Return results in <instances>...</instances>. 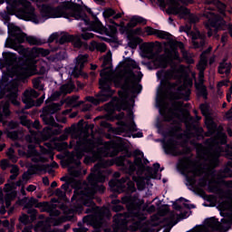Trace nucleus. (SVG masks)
Masks as SVG:
<instances>
[{"label": "nucleus", "instance_id": "obj_1", "mask_svg": "<svg viewBox=\"0 0 232 232\" xmlns=\"http://www.w3.org/2000/svg\"><path fill=\"white\" fill-rule=\"evenodd\" d=\"M101 61H102V67L103 68L100 72L102 77L99 82L101 92L94 97L87 96L85 100L88 102L97 105L109 101L110 97L115 93V91L111 90V84H114L115 88H121L118 94L123 104L128 102L130 93L141 92L142 85L139 82L142 80L143 74L137 62L128 59L120 63L113 72L111 71V51L107 52Z\"/></svg>", "mask_w": 232, "mask_h": 232}, {"label": "nucleus", "instance_id": "obj_2", "mask_svg": "<svg viewBox=\"0 0 232 232\" xmlns=\"http://www.w3.org/2000/svg\"><path fill=\"white\" fill-rule=\"evenodd\" d=\"M7 3V12L11 15H16L19 19L24 21H32L34 24H41L48 19H57L64 17L70 19L73 17L76 21H83L86 26H89L90 32H97L102 34L104 26L99 20L90 22L88 15L82 10L76 9L70 2H62L57 7H53L50 5H43L40 9V15L35 14V8L28 0H5Z\"/></svg>", "mask_w": 232, "mask_h": 232}, {"label": "nucleus", "instance_id": "obj_3", "mask_svg": "<svg viewBox=\"0 0 232 232\" xmlns=\"http://www.w3.org/2000/svg\"><path fill=\"white\" fill-rule=\"evenodd\" d=\"M160 113L164 117L168 122H172L173 126H177L178 130H180V125L184 122L187 130L183 133L184 143H179L175 140H169L163 144V150L167 155H173L177 157L179 155H188L191 152V149L186 146L187 142H189V139L198 137V134H194L193 130L195 127L189 125L188 122L193 121V117L189 115V112L183 108V103L180 101L172 102L170 109H168V105H161L160 108Z\"/></svg>", "mask_w": 232, "mask_h": 232}, {"label": "nucleus", "instance_id": "obj_4", "mask_svg": "<svg viewBox=\"0 0 232 232\" xmlns=\"http://www.w3.org/2000/svg\"><path fill=\"white\" fill-rule=\"evenodd\" d=\"M133 156L134 163L129 160H126V157L120 156L118 158H115V160H102V157L98 160V164H100V168L103 171H110V175H111V170L106 168H108L109 166H113V164H116V166H121V169L130 176L133 175L138 168L137 176H132V180L136 182L139 191H142L144 188H146V184H149L150 179H160V173H159V169H160V164L154 163L153 168H147V174L145 177H142L140 175L144 173V164H142V159H144V152L136 150L133 151Z\"/></svg>", "mask_w": 232, "mask_h": 232}, {"label": "nucleus", "instance_id": "obj_5", "mask_svg": "<svg viewBox=\"0 0 232 232\" xmlns=\"http://www.w3.org/2000/svg\"><path fill=\"white\" fill-rule=\"evenodd\" d=\"M121 203L126 206L128 212L114 216V232H128V227L130 231H137L140 226L139 220L144 218V211L155 213L157 209L155 205L150 207L144 205V200L140 199L138 196L122 197Z\"/></svg>", "mask_w": 232, "mask_h": 232}, {"label": "nucleus", "instance_id": "obj_6", "mask_svg": "<svg viewBox=\"0 0 232 232\" xmlns=\"http://www.w3.org/2000/svg\"><path fill=\"white\" fill-rule=\"evenodd\" d=\"M188 67L181 64L178 67L172 65L169 70L157 72V77L160 79L162 88H167L168 90H175L177 88L174 99L189 101L193 80L188 75Z\"/></svg>", "mask_w": 232, "mask_h": 232}, {"label": "nucleus", "instance_id": "obj_7", "mask_svg": "<svg viewBox=\"0 0 232 232\" xmlns=\"http://www.w3.org/2000/svg\"><path fill=\"white\" fill-rule=\"evenodd\" d=\"M5 45L7 48H12L18 52L20 55L28 57L23 68L20 69L22 77H32V75H37V73L43 75L48 72V63L44 60L35 61L34 59L50 55V50L39 47L24 48V46L15 44L14 40H6Z\"/></svg>", "mask_w": 232, "mask_h": 232}, {"label": "nucleus", "instance_id": "obj_8", "mask_svg": "<svg viewBox=\"0 0 232 232\" xmlns=\"http://www.w3.org/2000/svg\"><path fill=\"white\" fill-rule=\"evenodd\" d=\"M141 53L143 57L152 60L154 68H168V64L173 63V61L180 63V56H179L177 50L173 49L166 52L164 54H159V47L155 46L153 43L143 44Z\"/></svg>", "mask_w": 232, "mask_h": 232}, {"label": "nucleus", "instance_id": "obj_9", "mask_svg": "<svg viewBox=\"0 0 232 232\" xmlns=\"http://www.w3.org/2000/svg\"><path fill=\"white\" fill-rule=\"evenodd\" d=\"M20 122L22 126H26L29 130L30 134L25 136V140L26 142H29V144H40L42 140H48L53 135L61 133V130H55L53 128L50 127H45L43 132H37L32 130V128H34V130H41V123L39 121H34V122L32 123L30 120L26 119V116H21Z\"/></svg>", "mask_w": 232, "mask_h": 232}, {"label": "nucleus", "instance_id": "obj_10", "mask_svg": "<svg viewBox=\"0 0 232 232\" xmlns=\"http://www.w3.org/2000/svg\"><path fill=\"white\" fill-rule=\"evenodd\" d=\"M179 1L183 3V5L193 4V0H158V3L160 8H166L169 5L167 14L179 15V19H188L191 24L198 23V16L189 14V9L180 5Z\"/></svg>", "mask_w": 232, "mask_h": 232}, {"label": "nucleus", "instance_id": "obj_11", "mask_svg": "<svg viewBox=\"0 0 232 232\" xmlns=\"http://www.w3.org/2000/svg\"><path fill=\"white\" fill-rule=\"evenodd\" d=\"M214 185L213 181L208 182V189L209 193H217L220 195L224 190L220 186H224L225 188H228V189L232 188V180H225L224 179H232V169L228 167L221 169L216 172L214 175Z\"/></svg>", "mask_w": 232, "mask_h": 232}, {"label": "nucleus", "instance_id": "obj_12", "mask_svg": "<svg viewBox=\"0 0 232 232\" xmlns=\"http://www.w3.org/2000/svg\"><path fill=\"white\" fill-rule=\"evenodd\" d=\"M127 119L130 121V123H126L122 121H120L117 122L118 127L114 128L112 130L116 135H122V137H133V139H140L143 137L142 132L139 131L136 134L135 131H137V125L135 124V121H133V111L131 110L128 111Z\"/></svg>", "mask_w": 232, "mask_h": 232}, {"label": "nucleus", "instance_id": "obj_13", "mask_svg": "<svg viewBox=\"0 0 232 232\" xmlns=\"http://www.w3.org/2000/svg\"><path fill=\"white\" fill-rule=\"evenodd\" d=\"M211 5V2H207L206 10L203 14L204 17L208 19V21L205 23V26L208 30V36L211 37L213 35V29L215 30H220L222 28V25H224V18L222 16L218 15L213 11V5Z\"/></svg>", "mask_w": 232, "mask_h": 232}, {"label": "nucleus", "instance_id": "obj_14", "mask_svg": "<svg viewBox=\"0 0 232 232\" xmlns=\"http://www.w3.org/2000/svg\"><path fill=\"white\" fill-rule=\"evenodd\" d=\"M211 52V47H208L207 51L203 52L200 55L199 63L197 68L199 72L198 82H195L196 90L199 92L204 99H208V90L204 86V72L208 66V58L209 57V53Z\"/></svg>", "mask_w": 232, "mask_h": 232}, {"label": "nucleus", "instance_id": "obj_15", "mask_svg": "<svg viewBox=\"0 0 232 232\" xmlns=\"http://www.w3.org/2000/svg\"><path fill=\"white\" fill-rule=\"evenodd\" d=\"M8 30L10 31L12 37L14 39L10 38L7 39V41H14V44H23L24 41H26L31 46H39L40 44H43L41 39L35 36H27L26 34L23 33V31H21L18 26L14 25V24H9Z\"/></svg>", "mask_w": 232, "mask_h": 232}, {"label": "nucleus", "instance_id": "obj_16", "mask_svg": "<svg viewBox=\"0 0 232 232\" xmlns=\"http://www.w3.org/2000/svg\"><path fill=\"white\" fill-rule=\"evenodd\" d=\"M44 145L48 149L40 146L41 153L35 150V146L33 144L28 145L27 157H32V160L35 164H37V162H46V160H48V159L43 157V155H49V159L53 160V147L52 146V143L47 142Z\"/></svg>", "mask_w": 232, "mask_h": 232}, {"label": "nucleus", "instance_id": "obj_17", "mask_svg": "<svg viewBox=\"0 0 232 232\" xmlns=\"http://www.w3.org/2000/svg\"><path fill=\"white\" fill-rule=\"evenodd\" d=\"M24 181L23 179H19L15 183H7L5 185L4 193L3 189L0 188V202L5 204L6 208H10L12 206V200L17 197V191L15 190V186L21 187Z\"/></svg>", "mask_w": 232, "mask_h": 232}, {"label": "nucleus", "instance_id": "obj_18", "mask_svg": "<svg viewBox=\"0 0 232 232\" xmlns=\"http://www.w3.org/2000/svg\"><path fill=\"white\" fill-rule=\"evenodd\" d=\"M109 186L111 191L115 193H122V191H128L129 193H135L137 188L135 183L130 180V178H121V180L111 179L109 181Z\"/></svg>", "mask_w": 232, "mask_h": 232}, {"label": "nucleus", "instance_id": "obj_19", "mask_svg": "<svg viewBox=\"0 0 232 232\" xmlns=\"http://www.w3.org/2000/svg\"><path fill=\"white\" fill-rule=\"evenodd\" d=\"M61 110V104L59 103H51L43 109V114L41 115V119L44 121V124L48 126H58L55 122V119H53V113H57Z\"/></svg>", "mask_w": 232, "mask_h": 232}, {"label": "nucleus", "instance_id": "obj_20", "mask_svg": "<svg viewBox=\"0 0 232 232\" xmlns=\"http://www.w3.org/2000/svg\"><path fill=\"white\" fill-rule=\"evenodd\" d=\"M39 97V92L34 89H28L24 92L23 102L25 104V108L30 109L33 106H41L44 102V94L40 97L36 102L34 101Z\"/></svg>", "mask_w": 232, "mask_h": 232}, {"label": "nucleus", "instance_id": "obj_21", "mask_svg": "<svg viewBox=\"0 0 232 232\" xmlns=\"http://www.w3.org/2000/svg\"><path fill=\"white\" fill-rule=\"evenodd\" d=\"M73 90H75V83H73L72 80H69L60 87V91L54 92L45 102L48 104V101H57L61 95H68V93H72Z\"/></svg>", "mask_w": 232, "mask_h": 232}, {"label": "nucleus", "instance_id": "obj_22", "mask_svg": "<svg viewBox=\"0 0 232 232\" xmlns=\"http://www.w3.org/2000/svg\"><path fill=\"white\" fill-rule=\"evenodd\" d=\"M35 208L40 209L42 213H48L50 214V217H59L61 215V211L55 209L53 208V205L44 201V202H39L35 205Z\"/></svg>", "mask_w": 232, "mask_h": 232}, {"label": "nucleus", "instance_id": "obj_23", "mask_svg": "<svg viewBox=\"0 0 232 232\" xmlns=\"http://www.w3.org/2000/svg\"><path fill=\"white\" fill-rule=\"evenodd\" d=\"M189 30L190 29L187 31V34H188L191 36L194 47L202 48V46L206 44V34H201L200 32L198 31L189 33Z\"/></svg>", "mask_w": 232, "mask_h": 232}, {"label": "nucleus", "instance_id": "obj_24", "mask_svg": "<svg viewBox=\"0 0 232 232\" xmlns=\"http://www.w3.org/2000/svg\"><path fill=\"white\" fill-rule=\"evenodd\" d=\"M88 63V54H80L75 60V66L72 73L75 77L81 75V72H82V68H84V64Z\"/></svg>", "mask_w": 232, "mask_h": 232}, {"label": "nucleus", "instance_id": "obj_25", "mask_svg": "<svg viewBox=\"0 0 232 232\" xmlns=\"http://www.w3.org/2000/svg\"><path fill=\"white\" fill-rule=\"evenodd\" d=\"M7 94L6 97L9 99V101H11V102L14 105V106H19V101H17V85L15 84H10L7 87Z\"/></svg>", "mask_w": 232, "mask_h": 232}, {"label": "nucleus", "instance_id": "obj_26", "mask_svg": "<svg viewBox=\"0 0 232 232\" xmlns=\"http://www.w3.org/2000/svg\"><path fill=\"white\" fill-rule=\"evenodd\" d=\"M43 170V166L39 164H35L34 166H31L27 172H24L22 176V179L24 182H28L30 179H32V175H34V173H39V171Z\"/></svg>", "mask_w": 232, "mask_h": 232}, {"label": "nucleus", "instance_id": "obj_27", "mask_svg": "<svg viewBox=\"0 0 232 232\" xmlns=\"http://www.w3.org/2000/svg\"><path fill=\"white\" fill-rule=\"evenodd\" d=\"M205 124L208 131L205 134V137H211L217 131V123L213 121L211 115L205 116Z\"/></svg>", "mask_w": 232, "mask_h": 232}, {"label": "nucleus", "instance_id": "obj_28", "mask_svg": "<svg viewBox=\"0 0 232 232\" xmlns=\"http://www.w3.org/2000/svg\"><path fill=\"white\" fill-rule=\"evenodd\" d=\"M205 124L208 131L205 134V137H211L217 131V123L213 121L211 115L205 116Z\"/></svg>", "mask_w": 232, "mask_h": 232}, {"label": "nucleus", "instance_id": "obj_29", "mask_svg": "<svg viewBox=\"0 0 232 232\" xmlns=\"http://www.w3.org/2000/svg\"><path fill=\"white\" fill-rule=\"evenodd\" d=\"M231 63H227L226 59L219 63L218 73L221 75H229L231 73Z\"/></svg>", "mask_w": 232, "mask_h": 232}, {"label": "nucleus", "instance_id": "obj_30", "mask_svg": "<svg viewBox=\"0 0 232 232\" xmlns=\"http://www.w3.org/2000/svg\"><path fill=\"white\" fill-rule=\"evenodd\" d=\"M89 50L91 52H101L102 53H104L106 52V44L103 43H97L95 41H92L89 44Z\"/></svg>", "mask_w": 232, "mask_h": 232}, {"label": "nucleus", "instance_id": "obj_31", "mask_svg": "<svg viewBox=\"0 0 232 232\" xmlns=\"http://www.w3.org/2000/svg\"><path fill=\"white\" fill-rule=\"evenodd\" d=\"M77 101H79V96L68 97L65 100V104L69 108H77V106H81V104H82V102H77Z\"/></svg>", "mask_w": 232, "mask_h": 232}, {"label": "nucleus", "instance_id": "obj_32", "mask_svg": "<svg viewBox=\"0 0 232 232\" xmlns=\"http://www.w3.org/2000/svg\"><path fill=\"white\" fill-rule=\"evenodd\" d=\"M146 19L142 18L141 16H133L128 23L127 26L129 28H135L137 24H146Z\"/></svg>", "mask_w": 232, "mask_h": 232}, {"label": "nucleus", "instance_id": "obj_33", "mask_svg": "<svg viewBox=\"0 0 232 232\" xmlns=\"http://www.w3.org/2000/svg\"><path fill=\"white\" fill-rule=\"evenodd\" d=\"M10 115V103L5 102L2 108V111L0 109V122H3L5 117H9Z\"/></svg>", "mask_w": 232, "mask_h": 232}, {"label": "nucleus", "instance_id": "obj_34", "mask_svg": "<svg viewBox=\"0 0 232 232\" xmlns=\"http://www.w3.org/2000/svg\"><path fill=\"white\" fill-rule=\"evenodd\" d=\"M156 36L159 37L160 39H167L169 41H173V35H171V34L165 31L157 30Z\"/></svg>", "mask_w": 232, "mask_h": 232}, {"label": "nucleus", "instance_id": "obj_35", "mask_svg": "<svg viewBox=\"0 0 232 232\" xmlns=\"http://www.w3.org/2000/svg\"><path fill=\"white\" fill-rule=\"evenodd\" d=\"M180 214L176 211L169 212V224H177L180 220Z\"/></svg>", "mask_w": 232, "mask_h": 232}, {"label": "nucleus", "instance_id": "obj_36", "mask_svg": "<svg viewBox=\"0 0 232 232\" xmlns=\"http://www.w3.org/2000/svg\"><path fill=\"white\" fill-rule=\"evenodd\" d=\"M73 35L68 34V33H63L59 38L60 44H64V43H72Z\"/></svg>", "mask_w": 232, "mask_h": 232}, {"label": "nucleus", "instance_id": "obj_37", "mask_svg": "<svg viewBox=\"0 0 232 232\" xmlns=\"http://www.w3.org/2000/svg\"><path fill=\"white\" fill-rule=\"evenodd\" d=\"M110 106H111L112 110H118V111H121V110H128V108L125 107V105H122L119 107L117 104H119V99L113 98L112 101L109 103Z\"/></svg>", "mask_w": 232, "mask_h": 232}, {"label": "nucleus", "instance_id": "obj_38", "mask_svg": "<svg viewBox=\"0 0 232 232\" xmlns=\"http://www.w3.org/2000/svg\"><path fill=\"white\" fill-rule=\"evenodd\" d=\"M111 204H113L111 209L112 211H114V213H119V211H122V209H124V207L122 205H119L121 204V200L119 199H113L111 201Z\"/></svg>", "mask_w": 232, "mask_h": 232}, {"label": "nucleus", "instance_id": "obj_39", "mask_svg": "<svg viewBox=\"0 0 232 232\" xmlns=\"http://www.w3.org/2000/svg\"><path fill=\"white\" fill-rule=\"evenodd\" d=\"M70 111H72V110H65L63 111L62 114H56V121L58 122H63V124L66 123V116L68 115V113H70Z\"/></svg>", "mask_w": 232, "mask_h": 232}, {"label": "nucleus", "instance_id": "obj_40", "mask_svg": "<svg viewBox=\"0 0 232 232\" xmlns=\"http://www.w3.org/2000/svg\"><path fill=\"white\" fill-rule=\"evenodd\" d=\"M33 86L35 90L43 91L44 90V86L41 84V78H35L33 80Z\"/></svg>", "mask_w": 232, "mask_h": 232}, {"label": "nucleus", "instance_id": "obj_41", "mask_svg": "<svg viewBox=\"0 0 232 232\" xmlns=\"http://www.w3.org/2000/svg\"><path fill=\"white\" fill-rule=\"evenodd\" d=\"M199 108H200L201 113H202V115H204V117H208V116L211 115L209 113V105H208L207 103L201 104Z\"/></svg>", "mask_w": 232, "mask_h": 232}, {"label": "nucleus", "instance_id": "obj_42", "mask_svg": "<svg viewBox=\"0 0 232 232\" xmlns=\"http://www.w3.org/2000/svg\"><path fill=\"white\" fill-rule=\"evenodd\" d=\"M14 153H15V151L14 150L13 148H10L7 150L6 155L8 157L9 160H12V162H17V157Z\"/></svg>", "mask_w": 232, "mask_h": 232}, {"label": "nucleus", "instance_id": "obj_43", "mask_svg": "<svg viewBox=\"0 0 232 232\" xmlns=\"http://www.w3.org/2000/svg\"><path fill=\"white\" fill-rule=\"evenodd\" d=\"M140 43V39L139 37H135L130 40L129 46L130 48L135 49L137 46H139V44Z\"/></svg>", "mask_w": 232, "mask_h": 232}, {"label": "nucleus", "instance_id": "obj_44", "mask_svg": "<svg viewBox=\"0 0 232 232\" xmlns=\"http://www.w3.org/2000/svg\"><path fill=\"white\" fill-rule=\"evenodd\" d=\"M5 59L6 61H9L10 63H14V61H16L17 57L15 56V53H5L4 54Z\"/></svg>", "mask_w": 232, "mask_h": 232}, {"label": "nucleus", "instance_id": "obj_45", "mask_svg": "<svg viewBox=\"0 0 232 232\" xmlns=\"http://www.w3.org/2000/svg\"><path fill=\"white\" fill-rule=\"evenodd\" d=\"M113 15H115V10L111 8L103 11V17H105V19H110V17H113Z\"/></svg>", "mask_w": 232, "mask_h": 232}, {"label": "nucleus", "instance_id": "obj_46", "mask_svg": "<svg viewBox=\"0 0 232 232\" xmlns=\"http://www.w3.org/2000/svg\"><path fill=\"white\" fill-rule=\"evenodd\" d=\"M71 43L73 44L74 48H81V46H82V42L79 36H73V39L71 41Z\"/></svg>", "mask_w": 232, "mask_h": 232}, {"label": "nucleus", "instance_id": "obj_47", "mask_svg": "<svg viewBox=\"0 0 232 232\" xmlns=\"http://www.w3.org/2000/svg\"><path fill=\"white\" fill-rule=\"evenodd\" d=\"M7 137L12 139V140H17L19 139V132L18 131H7Z\"/></svg>", "mask_w": 232, "mask_h": 232}, {"label": "nucleus", "instance_id": "obj_48", "mask_svg": "<svg viewBox=\"0 0 232 232\" xmlns=\"http://www.w3.org/2000/svg\"><path fill=\"white\" fill-rule=\"evenodd\" d=\"M145 33L147 35H156L157 34V29H153V27H146L145 28Z\"/></svg>", "mask_w": 232, "mask_h": 232}, {"label": "nucleus", "instance_id": "obj_49", "mask_svg": "<svg viewBox=\"0 0 232 232\" xmlns=\"http://www.w3.org/2000/svg\"><path fill=\"white\" fill-rule=\"evenodd\" d=\"M66 148H68L67 142H60L56 144V150H58V151H63V150H66Z\"/></svg>", "mask_w": 232, "mask_h": 232}, {"label": "nucleus", "instance_id": "obj_50", "mask_svg": "<svg viewBox=\"0 0 232 232\" xmlns=\"http://www.w3.org/2000/svg\"><path fill=\"white\" fill-rule=\"evenodd\" d=\"M9 130H15L17 126H19V123L17 121H11L7 124Z\"/></svg>", "mask_w": 232, "mask_h": 232}, {"label": "nucleus", "instance_id": "obj_51", "mask_svg": "<svg viewBox=\"0 0 232 232\" xmlns=\"http://www.w3.org/2000/svg\"><path fill=\"white\" fill-rule=\"evenodd\" d=\"M93 34L92 33H83L82 34V39H84L85 41H88V39H93Z\"/></svg>", "mask_w": 232, "mask_h": 232}, {"label": "nucleus", "instance_id": "obj_52", "mask_svg": "<svg viewBox=\"0 0 232 232\" xmlns=\"http://www.w3.org/2000/svg\"><path fill=\"white\" fill-rule=\"evenodd\" d=\"M111 32H107L106 35H109V37H113L117 34V28L109 26Z\"/></svg>", "mask_w": 232, "mask_h": 232}, {"label": "nucleus", "instance_id": "obj_53", "mask_svg": "<svg viewBox=\"0 0 232 232\" xmlns=\"http://www.w3.org/2000/svg\"><path fill=\"white\" fill-rule=\"evenodd\" d=\"M8 166H10V164L8 163V160H1L0 168L2 169H6V168H8Z\"/></svg>", "mask_w": 232, "mask_h": 232}, {"label": "nucleus", "instance_id": "obj_54", "mask_svg": "<svg viewBox=\"0 0 232 232\" xmlns=\"http://www.w3.org/2000/svg\"><path fill=\"white\" fill-rule=\"evenodd\" d=\"M173 44L175 46V48H179V50H181V52L184 51V44L182 42H173Z\"/></svg>", "mask_w": 232, "mask_h": 232}, {"label": "nucleus", "instance_id": "obj_55", "mask_svg": "<svg viewBox=\"0 0 232 232\" xmlns=\"http://www.w3.org/2000/svg\"><path fill=\"white\" fill-rule=\"evenodd\" d=\"M10 172L14 175H19V167L13 165Z\"/></svg>", "mask_w": 232, "mask_h": 232}, {"label": "nucleus", "instance_id": "obj_56", "mask_svg": "<svg viewBox=\"0 0 232 232\" xmlns=\"http://www.w3.org/2000/svg\"><path fill=\"white\" fill-rule=\"evenodd\" d=\"M55 39H59V34L53 33L50 37H49V43H53Z\"/></svg>", "mask_w": 232, "mask_h": 232}, {"label": "nucleus", "instance_id": "obj_57", "mask_svg": "<svg viewBox=\"0 0 232 232\" xmlns=\"http://www.w3.org/2000/svg\"><path fill=\"white\" fill-rule=\"evenodd\" d=\"M28 220H29V218L26 214L20 217V222H22V224H28Z\"/></svg>", "mask_w": 232, "mask_h": 232}, {"label": "nucleus", "instance_id": "obj_58", "mask_svg": "<svg viewBox=\"0 0 232 232\" xmlns=\"http://www.w3.org/2000/svg\"><path fill=\"white\" fill-rule=\"evenodd\" d=\"M35 189H37V187L35 185H29L26 188V191H28L29 193H33V191H35Z\"/></svg>", "mask_w": 232, "mask_h": 232}, {"label": "nucleus", "instance_id": "obj_59", "mask_svg": "<svg viewBox=\"0 0 232 232\" xmlns=\"http://www.w3.org/2000/svg\"><path fill=\"white\" fill-rule=\"evenodd\" d=\"M29 204L30 206H37V204H39V200L35 199L34 198H31V199L29 200Z\"/></svg>", "mask_w": 232, "mask_h": 232}, {"label": "nucleus", "instance_id": "obj_60", "mask_svg": "<svg viewBox=\"0 0 232 232\" xmlns=\"http://www.w3.org/2000/svg\"><path fill=\"white\" fill-rule=\"evenodd\" d=\"M228 82H229L228 81L223 80L218 83L217 88H222V86H227Z\"/></svg>", "mask_w": 232, "mask_h": 232}, {"label": "nucleus", "instance_id": "obj_61", "mask_svg": "<svg viewBox=\"0 0 232 232\" xmlns=\"http://www.w3.org/2000/svg\"><path fill=\"white\" fill-rule=\"evenodd\" d=\"M173 208H174L175 211H179V213H182V206H180L179 204H174Z\"/></svg>", "mask_w": 232, "mask_h": 232}, {"label": "nucleus", "instance_id": "obj_62", "mask_svg": "<svg viewBox=\"0 0 232 232\" xmlns=\"http://www.w3.org/2000/svg\"><path fill=\"white\" fill-rule=\"evenodd\" d=\"M55 195H57V197H64V193L63 192V190H61V188L56 189Z\"/></svg>", "mask_w": 232, "mask_h": 232}, {"label": "nucleus", "instance_id": "obj_63", "mask_svg": "<svg viewBox=\"0 0 232 232\" xmlns=\"http://www.w3.org/2000/svg\"><path fill=\"white\" fill-rule=\"evenodd\" d=\"M88 228L86 227H80V228H73V232H86Z\"/></svg>", "mask_w": 232, "mask_h": 232}, {"label": "nucleus", "instance_id": "obj_64", "mask_svg": "<svg viewBox=\"0 0 232 232\" xmlns=\"http://www.w3.org/2000/svg\"><path fill=\"white\" fill-rule=\"evenodd\" d=\"M92 108V104H84L83 107H82V111H90Z\"/></svg>", "mask_w": 232, "mask_h": 232}]
</instances>
